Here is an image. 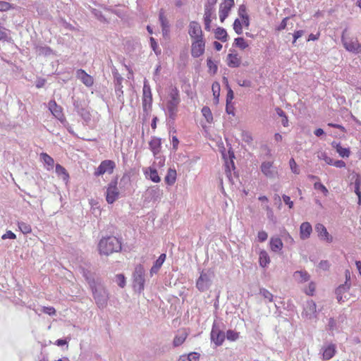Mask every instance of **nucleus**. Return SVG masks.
<instances>
[{"label": "nucleus", "mask_w": 361, "mask_h": 361, "mask_svg": "<svg viewBox=\"0 0 361 361\" xmlns=\"http://www.w3.org/2000/svg\"><path fill=\"white\" fill-rule=\"evenodd\" d=\"M98 250L100 255L108 256L121 250V242L114 236L104 237L99 242Z\"/></svg>", "instance_id": "nucleus-1"}, {"label": "nucleus", "mask_w": 361, "mask_h": 361, "mask_svg": "<svg viewBox=\"0 0 361 361\" xmlns=\"http://www.w3.org/2000/svg\"><path fill=\"white\" fill-rule=\"evenodd\" d=\"M88 283L91 288L96 304L99 308H104L106 306L109 300L107 290L100 283H97L94 279L90 280Z\"/></svg>", "instance_id": "nucleus-2"}, {"label": "nucleus", "mask_w": 361, "mask_h": 361, "mask_svg": "<svg viewBox=\"0 0 361 361\" xmlns=\"http://www.w3.org/2000/svg\"><path fill=\"white\" fill-rule=\"evenodd\" d=\"M180 102L179 92L176 87H173L169 93V99L167 102V110L170 118H175Z\"/></svg>", "instance_id": "nucleus-3"}, {"label": "nucleus", "mask_w": 361, "mask_h": 361, "mask_svg": "<svg viewBox=\"0 0 361 361\" xmlns=\"http://www.w3.org/2000/svg\"><path fill=\"white\" fill-rule=\"evenodd\" d=\"M345 33L346 29L343 31L341 35V42L345 49L353 54H361V44L359 43L356 38L347 37Z\"/></svg>", "instance_id": "nucleus-4"}, {"label": "nucleus", "mask_w": 361, "mask_h": 361, "mask_svg": "<svg viewBox=\"0 0 361 361\" xmlns=\"http://www.w3.org/2000/svg\"><path fill=\"white\" fill-rule=\"evenodd\" d=\"M145 286V269L141 264L137 265L133 273V286L141 292L144 290Z\"/></svg>", "instance_id": "nucleus-5"}, {"label": "nucleus", "mask_w": 361, "mask_h": 361, "mask_svg": "<svg viewBox=\"0 0 361 361\" xmlns=\"http://www.w3.org/2000/svg\"><path fill=\"white\" fill-rule=\"evenodd\" d=\"M217 0H207L204 6V29L209 31L211 29L212 17L214 13V6Z\"/></svg>", "instance_id": "nucleus-6"}, {"label": "nucleus", "mask_w": 361, "mask_h": 361, "mask_svg": "<svg viewBox=\"0 0 361 361\" xmlns=\"http://www.w3.org/2000/svg\"><path fill=\"white\" fill-rule=\"evenodd\" d=\"M117 179L112 180L107 185L106 200L108 204H113L119 197V190L117 187Z\"/></svg>", "instance_id": "nucleus-7"}, {"label": "nucleus", "mask_w": 361, "mask_h": 361, "mask_svg": "<svg viewBox=\"0 0 361 361\" xmlns=\"http://www.w3.org/2000/svg\"><path fill=\"white\" fill-rule=\"evenodd\" d=\"M212 273L202 271L197 280L196 287L200 291L204 292L209 289L212 284Z\"/></svg>", "instance_id": "nucleus-8"}, {"label": "nucleus", "mask_w": 361, "mask_h": 361, "mask_svg": "<svg viewBox=\"0 0 361 361\" xmlns=\"http://www.w3.org/2000/svg\"><path fill=\"white\" fill-rule=\"evenodd\" d=\"M336 344L324 343L320 349L319 354L322 355V359L323 360H329L336 355Z\"/></svg>", "instance_id": "nucleus-9"}, {"label": "nucleus", "mask_w": 361, "mask_h": 361, "mask_svg": "<svg viewBox=\"0 0 361 361\" xmlns=\"http://www.w3.org/2000/svg\"><path fill=\"white\" fill-rule=\"evenodd\" d=\"M225 333L221 331L219 325L214 322L212 331H211V340L215 343L216 346L222 345L225 340Z\"/></svg>", "instance_id": "nucleus-10"}, {"label": "nucleus", "mask_w": 361, "mask_h": 361, "mask_svg": "<svg viewBox=\"0 0 361 361\" xmlns=\"http://www.w3.org/2000/svg\"><path fill=\"white\" fill-rule=\"evenodd\" d=\"M152 103V96L151 88L147 81L144 82L143 85V97H142V108L144 111H147L151 108Z\"/></svg>", "instance_id": "nucleus-11"}, {"label": "nucleus", "mask_w": 361, "mask_h": 361, "mask_svg": "<svg viewBox=\"0 0 361 361\" xmlns=\"http://www.w3.org/2000/svg\"><path fill=\"white\" fill-rule=\"evenodd\" d=\"M205 49V41L204 38L194 39L191 45V55L194 58L202 56Z\"/></svg>", "instance_id": "nucleus-12"}, {"label": "nucleus", "mask_w": 361, "mask_h": 361, "mask_svg": "<svg viewBox=\"0 0 361 361\" xmlns=\"http://www.w3.org/2000/svg\"><path fill=\"white\" fill-rule=\"evenodd\" d=\"M302 314L308 319H317V305L313 300H310L306 302Z\"/></svg>", "instance_id": "nucleus-13"}, {"label": "nucleus", "mask_w": 361, "mask_h": 361, "mask_svg": "<svg viewBox=\"0 0 361 361\" xmlns=\"http://www.w3.org/2000/svg\"><path fill=\"white\" fill-rule=\"evenodd\" d=\"M115 168V163L111 160H104L101 162L94 172V176H99L105 173H111Z\"/></svg>", "instance_id": "nucleus-14"}, {"label": "nucleus", "mask_w": 361, "mask_h": 361, "mask_svg": "<svg viewBox=\"0 0 361 361\" xmlns=\"http://www.w3.org/2000/svg\"><path fill=\"white\" fill-rule=\"evenodd\" d=\"M188 34L194 39L203 38L200 25L196 21H191L189 24Z\"/></svg>", "instance_id": "nucleus-15"}, {"label": "nucleus", "mask_w": 361, "mask_h": 361, "mask_svg": "<svg viewBox=\"0 0 361 361\" xmlns=\"http://www.w3.org/2000/svg\"><path fill=\"white\" fill-rule=\"evenodd\" d=\"M234 4V0H224V3L220 5L219 19L221 22L223 23L228 17L229 11Z\"/></svg>", "instance_id": "nucleus-16"}, {"label": "nucleus", "mask_w": 361, "mask_h": 361, "mask_svg": "<svg viewBox=\"0 0 361 361\" xmlns=\"http://www.w3.org/2000/svg\"><path fill=\"white\" fill-rule=\"evenodd\" d=\"M262 172L269 178H274L277 176V170L273 166V162L264 161L261 165Z\"/></svg>", "instance_id": "nucleus-17"}, {"label": "nucleus", "mask_w": 361, "mask_h": 361, "mask_svg": "<svg viewBox=\"0 0 361 361\" xmlns=\"http://www.w3.org/2000/svg\"><path fill=\"white\" fill-rule=\"evenodd\" d=\"M315 231L318 234V237L327 243H331L333 237L329 233L326 227L322 224H317L315 225Z\"/></svg>", "instance_id": "nucleus-18"}, {"label": "nucleus", "mask_w": 361, "mask_h": 361, "mask_svg": "<svg viewBox=\"0 0 361 361\" xmlns=\"http://www.w3.org/2000/svg\"><path fill=\"white\" fill-rule=\"evenodd\" d=\"M49 109L54 117L61 121L64 119L62 108L59 106L55 100H50L48 104Z\"/></svg>", "instance_id": "nucleus-19"}, {"label": "nucleus", "mask_w": 361, "mask_h": 361, "mask_svg": "<svg viewBox=\"0 0 361 361\" xmlns=\"http://www.w3.org/2000/svg\"><path fill=\"white\" fill-rule=\"evenodd\" d=\"M159 20L161 26L162 35L164 37H166L169 36L170 32V26L169 20H167L166 16L164 15V11L163 9H161L159 11Z\"/></svg>", "instance_id": "nucleus-20"}, {"label": "nucleus", "mask_w": 361, "mask_h": 361, "mask_svg": "<svg viewBox=\"0 0 361 361\" xmlns=\"http://www.w3.org/2000/svg\"><path fill=\"white\" fill-rule=\"evenodd\" d=\"M76 76L87 87H91L94 83V80L92 77L88 75L85 71L82 69H79L77 71Z\"/></svg>", "instance_id": "nucleus-21"}, {"label": "nucleus", "mask_w": 361, "mask_h": 361, "mask_svg": "<svg viewBox=\"0 0 361 361\" xmlns=\"http://www.w3.org/2000/svg\"><path fill=\"white\" fill-rule=\"evenodd\" d=\"M312 232V225L309 222H303L300 226V237L302 240L308 239Z\"/></svg>", "instance_id": "nucleus-22"}, {"label": "nucleus", "mask_w": 361, "mask_h": 361, "mask_svg": "<svg viewBox=\"0 0 361 361\" xmlns=\"http://www.w3.org/2000/svg\"><path fill=\"white\" fill-rule=\"evenodd\" d=\"M227 65L231 68H238L240 65V58L237 54H228L227 56Z\"/></svg>", "instance_id": "nucleus-23"}, {"label": "nucleus", "mask_w": 361, "mask_h": 361, "mask_svg": "<svg viewBox=\"0 0 361 361\" xmlns=\"http://www.w3.org/2000/svg\"><path fill=\"white\" fill-rule=\"evenodd\" d=\"M166 257V254L163 253L155 261V262L154 263L153 266L150 269L151 276H153V274H157L159 271V269L161 267L163 263L164 262Z\"/></svg>", "instance_id": "nucleus-24"}, {"label": "nucleus", "mask_w": 361, "mask_h": 361, "mask_svg": "<svg viewBox=\"0 0 361 361\" xmlns=\"http://www.w3.org/2000/svg\"><path fill=\"white\" fill-rule=\"evenodd\" d=\"M295 281L299 283H305L310 280V276L306 271H296L293 274Z\"/></svg>", "instance_id": "nucleus-25"}, {"label": "nucleus", "mask_w": 361, "mask_h": 361, "mask_svg": "<svg viewBox=\"0 0 361 361\" xmlns=\"http://www.w3.org/2000/svg\"><path fill=\"white\" fill-rule=\"evenodd\" d=\"M283 244L279 238H271L270 240V248L274 252H277L282 250Z\"/></svg>", "instance_id": "nucleus-26"}, {"label": "nucleus", "mask_w": 361, "mask_h": 361, "mask_svg": "<svg viewBox=\"0 0 361 361\" xmlns=\"http://www.w3.org/2000/svg\"><path fill=\"white\" fill-rule=\"evenodd\" d=\"M161 139L159 137H154L150 140V142L149 143V148L152 151V152L154 155L157 154L159 152L160 148H161Z\"/></svg>", "instance_id": "nucleus-27"}, {"label": "nucleus", "mask_w": 361, "mask_h": 361, "mask_svg": "<svg viewBox=\"0 0 361 361\" xmlns=\"http://www.w3.org/2000/svg\"><path fill=\"white\" fill-rule=\"evenodd\" d=\"M355 179L354 182L355 185V192L357 195L358 197V204H361V191H360V186H361V176L358 173H355Z\"/></svg>", "instance_id": "nucleus-28"}, {"label": "nucleus", "mask_w": 361, "mask_h": 361, "mask_svg": "<svg viewBox=\"0 0 361 361\" xmlns=\"http://www.w3.org/2000/svg\"><path fill=\"white\" fill-rule=\"evenodd\" d=\"M188 336V333L185 331H179L178 334L175 336L173 345L174 347L180 346L185 341Z\"/></svg>", "instance_id": "nucleus-29"}, {"label": "nucleus", "mask_w": 361, "mask_h": 361, "mask_svg": "<svg viewBox=\"0 0 361 361\" xmlns=\"http://www.w3.org/2000/svg\"><path fill=\"white\" fill-rule=\"evenodd\" d=\"M56 173L59 176L61 177L63 180H64L65 182H68V179H69V175L66 171V169L62 166L61 165L57 164L56 165Z\"/></svg>", "instance_id": "nucleus-30"}, {"label": "nucleus", "mask_w": 361, "mask_h": 361, "mask_svg": "<svg viewBox=\"0 0 361 361\" xmlns=\"http://www.w3.org/2000/svg\"><path fill=\"white\" fill-rule=\"evenodd\" d=\"M259 265L264 268L270 263V258L267 251L263 250L259 252Z\"/></svg>", "instance_id": "nucleus-31"}, {"label": "nucleus", "mask_w": 361, "mask_h": 361, "mask_svg": "<svg viewBox=\"0 0 361 361\" xmlns=\"http://www.w3.org/2000/svg\"><path fill=\"white\" fill-rule=\"evenodd\" d=\"M151 199L154 201L159 200L161 198L162 196V191L160 190V188L158 186H154L152 188L148 191Z\"/></svg>", "instance_id": "nucleus-32"}, {"label": "nucleus", "mask_w": 361, "mask_h": 361, "mask_svg": "<svg viewBox=\"0 0 361 361\" xmlns=\"http://www.w3.org/2000/svg\"><path fill=\"white\" fill-rule=\"evenodd\" d=\"M215 38L216 39L221 40V42H226L228 38V35L226 30L223 27H218L216 29L215 32Z\"/></svg>", "instance_id": "nucleus-33"}, {"label": "nucleus", "mask_w": 361, "mask_h": 361, "mask_svg": "<svg viewBox=\"0 0 361 361\" xmlns=\"http://www.w3.org/2000/svg\"><path fill=\"white\" fill-rule=\"evenodd\" d=\"M212 92L214 95V100L215 104H218L219 98L220 95V85L219 82H216L212 84Z\"/></svg>", "instance_id": "nucleus-34"}, {"label": "nucleus", "mask_w": 361, "mask_h": 361, "mask_svg": "<svg viewBox=\"0 0 361 361\" xmlns=\"http://www.w3.org/2000/svg\"><path fill=\"white\" fill-rule=\"evenodd\" d=\"M122 85L115 86V93L117 97L118 102L123 105L124 104V97H123V91L122 90Z\"/></svg>", "instance_id": "nucleus-35"}, {"label": "nucleus", "mask_w": 361, "mask_h": 361, "mask_svg": "<svg viewBox=\"0 0 361 361\" xmlns=\"http://www.w3.org/2000/svg\"><path fill=\"white\" fill-rule=\"evenodd\" d=\"M18 226L20 231L24 234H27L31 233L32 228L30 224L20 221L18 223Z\"/></svg>", "instance_id": "nucleus-36"}, {"label": "nucleus", "mask_w": 361, "mask_h": 361, "mask_svg": "<svg viewBox=\"0 0 361 361\" xmlns=\"http://www.w3.org/2000/svg\"><path fill=\"white\" fill-rule=\"evenodd\" d=\"M176 171L170 169L168 172V174L165 177V181L169 185L173 184L176 181Z\"/></svg>", "instance_id": "nucleus-37"}, {"label": "nucleus", "mask_w": 361, "mask_h": 361, "mask_svg": "<svg viewBox=\"0 0 361 361\" xmlns=\"http://www.w3.org/2000/svg\"><path fill=\"white\" fill-rule=\"evenodd\" d=\"M327 330L331 331V334L335 331L338 330V325L336 321L334 318H329L328 324H327Z\"/></svg>", "instance_id": "nucleus-38"}, {"label": "nucleus", "mask_w": 361, "mask_h": 361, "mask_svg": "<svg viewBox=\"0 0 361 361\" xmlns=\"http://www.w3.org/2000/svg\"><path fill=\"white\" fill-rule=\"evenodd\" d=\"M224 80L226 83V87H227V95H226V103H231L233 97H234V93L231 87L228 85V80L226 78H224Z\"/></svg>", "instance_id": "nucleus-39"}, {"label": "nucleus", "mask_w": 361, "mask_h": 361, "mask_svg": "<svg viewBox=\"0 0 361 361\" xmlns=\"http://www.w3.org/2000/svg\"><path fill=\"white\" fill-rule=\"evenodd\" d=\"M259 294L263 296L264 299H267L269 302H272L274 300V295L266 288H262L259 289Z\"/></svg>", "instance_id": "nucleus-40"}, {"label": "nucleus", "mask_w": 361, "mask_h": 361, "mask_svg": "<svg viewBox=\"0 0 361 361\" xmlns=\"http://www.w3.org/2000/svg\"><path fill=\"white\" fill-rule=\"evenodd\" d=\"M225 336L228 341H235L238 338L239 333L233 330H228Z\"/></svg>", "instance_id": "nucleus-41"}, {"label": "nucleus", "mask_w": 361, "mask_h": 361, "mask_svg": "<svg viewBox=\"0 0 361 361\" xmlns=\"http://www.w3.org/2000/svg\"><path fill=\"white\" fill-rule=\"evenodd\" d=\"M207 66L210 73L215 74L216 73L218 69L217 65L212 60L211 58L207 59Z\"/></svg>", "instance_id": "nucleus-42"}, {"label": "nucleus", "mask_w": 361, "mask_h": 361, "mask_svg": "<svg viewBox=\"0 0 361 361\" xmlns=\"http://www.w3.org/2000/svg\"><path fill=\"white\" fill-rule=\"evenodd\" d=\"M234 44L236 47L240 48L241 49H245L248 47V44L245 42L244 38L243 37H237L234 40Z\"/></svg>", "instance_id": "nucleus-43"}, {"label": "nucleus", "mask_w": 361, "mask_h": 361, "mask_svg": "<svg viewBox=\"0 0 361 361\" xmlns=\"http://www.w3.org/2000/svg\"><path fill=\"white\" fill-rule=\"evenodd\" d=\"M202 113L204 117L206 118L207 122H211L213 119L212 114L210 109L208 106H204L202 109Z\"/></svg>", "instance_id": "nucleus-44"}, {"label": "nucleus", "mask_w": 361, "mask_h": 361, "mask_svg": "<svg viewBox=\"0 0 361 361\" xmlns=\"http://www.w3.org/2000/svg\"><path fill=\"white\" fill-rule=\"evenodd\" d=\"M336 152L342 157H348L350 154V149L348 148L342 147L339 145H337Z\"/></svg>", "instance_id": "nucleus-45"}, {"label": "nucleus", "mask_w": 361, "mask_h": 361, "mask_svg": "<svg viewBox=\"0 0 361 361\" xmlns=\"http://www.w3.org/2000/svg\"><path fill=\"white\" fill-rule=\"evenodd\" d=\"M40 156L45 164L51 167L54 166V161L49 155L46 153H42Z\"/></svg>", "instance_id": "nucleus-46"}, {"label": "nucleus", "mask_w": 361, "mask_h": 361, "mask_svg": "<svg viewBox=\"0 0 361 361\" xmlns=\"http://www.w3.org/2000/svg\"><path fill=\"white\" fill-rule=\"evenodd\" d=\"M233 30L235 33L238 35H241L243 33V27L242 23L238 18H236L233 23Z\"/></svg>", "instance_id": "nucleus-47"}, {"label": "nucleus", "mask_w": 361, "mask_h": 361, "mask_svg": "<svg viewBox=\"0 0 361 361\" xmlns=\"http://www.w3.org/2000/svg\"><path fill=\"white\" fill-rule=\"evenodd\" d=\"M130 177L129 176L125 174L122 176V178L120 180L119 183V188L121 190L123 189V188H126L127 185H130Z\"/></svg>", "instance_id": "nucleus-48"}, {"label": "nucleus", "mask_w": 361, "mask_h": 361, "mask_svg": "<svg viewBox=\"0 0 361 361\" xmlns=\"http://www.w3.org/2000/svg\"><path fill=\"white\" fill-rule=\"evenodd\" d=\"M14 8V6L7 1H0V11H7Z\"/></svg>", "instance_id": "nucleus-49"}, {"label": "nucleus", "mask_w": 361, "mask_h": 361, "mask_svg": "<svg viewBox=\"0 0 361 361\" xmlns=\"http://www.w3.org/2000/svg\"><path fill=\"white\" fill-rule=\"evenodd\" d=\"M115 86L122 85L123 77L118 73L117 70L113 71Z\"/></svg>", "instance_id": "nucleus-50"}, {"label": "nucleus", "mask_w": 361, "mask_h": 361, "mask_svg": "<svg viewBox=\"0 0 361 361\" xmlns=\"http://www.w3.org/2000/svg\"><path fill=\"white\" fill-rule=\"evenodd\" d=\"M318 158L321 160H324L327 164L331 165L334 159L328 157L326 152H320L317 155Z\"/></svg>", "instance_id": "nucleus-51"}, {"label": "nucleus", "mask_w": 361, "mask_h": 361, "mask_svg": "<svg viewBox=\"0 0 361 361\" xmlns=\"http://www.w3.org/2000/svg\"><path fill=\"white\" fill-rule=\"evenodd\" d=\"M200 357L197 353H190L188 356L183 357V361H197Z\"/></svg>", "instance_id": "nucleus-52"}, {"label": "nucleus", "mask_w": 361, "mask_h": 361, "mask_svg": "<svg viewBox=\"0 0 361 361\" xmlns=\"http://www.w3.org/2000/svg\"><path fill=\"white\" fill-rule=\"evenodd\" d=\"M78 114L80 115L85 121H88L90 120V114L85 109L81 108V109H78Z\"/></svg>", "instance_id": "nucleus-53"}, {"label": "nucleus", "mask_w": 361, "mask_h": 361, "mask_svg": "<svg viewBox=\"0 0 361 361\" xmlns=\"http://www.w3.org/2000/svg\"><path fill=\"white\" fill-rule=\"evenodd\" d=\"M289 165L291 169V171L295 174L300 173V169L293 158H291L289 161Z\"/></svg>", "instance_id": "nucleus-54"}, {"label": "nucleus", "mask_w": 361, "mask_h": 361, "mask_svg": "<svg viewBox=\"0 0 361 361\" xmlns=\"http://www.w3.org/2000/svg\"><path fill=\"white\" fill-rule=\"evenodd\" d=\"M8 35L7 33V30L1 25L0 23V41H8Z\"/></svg>", "instance_id": "nucleus-55"}, {"label": "nucleus", "mask_w": 361, "mask_h": 361, "mask_svg": "<svg viewBox=\"0 0 361 361\" xmlns=\"http://www.w3.org/2000/svg\"><path fill=\"white\" fill-rule=\"evenodd\" d=\"M149 178L154 183H159L161 179L156 169H150Z\"/></svg>", "instance_id": "nucleus-56"}, {"label": "nucleus", "mask_w": 361, "mask_h": 361, "mask_svg": "<svg viewBox=\"0 0 361 361\" xmlns=\"http://www.w3.org/2000/svg\"><path fill=\"white\" fill-rule=\"evenodd\" d=\"M150 45L154 53L158 55L161 54V50L159 49L158 44L154 39V37H151L150 39Z\"/></svg>", "instance_id": "nucleus-57"}, {"label": "nucleus", "mask_w": 361, "mask_h": 361, "mask_svg": "<svg viewBox=\"0 0 361 361\" xmlns=\"http://www.w3.org/2000/svg\"><path fill=\"white\" fill-rule=\"evenodd\" d=\"M241 137H242V140L248 144H250L252 142L253 139H252V135L247 131H243Z\"/></svg>", "instance_id": "nucleus-58"}, {"label": "nucleus", "mask_w": 361, "mask_h": 361, "mask_svg": "<svg viewBox=\"0 0 361 361\" xmlns=\"http://www.w3.org/2000/svg\"><path fill=\"white\" fill-rule=\"evenodd\" d=\"M116 281L121 288H123L126 285V279L123 274H117Z\"/></svg>", "instance_id": "nucleus-59"}, {"label": "nucleus", "mask_w": 361, "mask_h": 361, "mask_svg": "<svg viewBox=\"0 0 361 361\" xmlns=\"http://www.w3.org/2000/svg\"><path fill=\"white\" fill-rule=\"evenodd\" d=\"M38 51L39 54L42 55H49L51 54L52 50L49 47H40L38 49Z\"/></svg>", "instance_id": "nucleus-60"}, {"label": "nucleus", "mask_w": 361, "mask_h": 361, "mask_svg": "<svg viewBox=\"0 0 361 361\" xmlns=\"http://www.w3.org/2000/svg\"><path fill=\"white\" fill-rule=\"evenodd\" d=\"M314 187L315 189L322 190L325 195H327L329 192L326 188L322 183H321L319 182L315 183L314 185Z\"/></svg>", "instance_id": "nucleus-61"}, {"label": "nucleus", "mask_w": 361, "mask_h": 361, "mask_svg": "<svg viewBox=\"0 0 361 361\" xmlns=\"http://www.w3.org/2000/svg\"><path fill=\"white\" fill-rule=\"evenodd\" d=\"M257 238L259 242H264L268 238V234L266 231H262L258 233Z\"/></svg>", "instance_id": "nucleus-62"}, {"label": "nucleus", "mask_w": 361, "mask_h": 361, "mask_svg": "<svg viewBox=\"0 0 361 361\" xmlns=\"http://www.w3.org/2000/svg\"><path fill=\"white\" fill-rule=\"evenodd\" d=\"M304 33H305V31L302 30L295 31L293 35V44H294L296 42V40L298 39H299L300 37H301L304 35Z\"/></svg>", "instance_id": "nucleus-63"}, {"label": "nucleus", "mask_w": 361, "mask_h": 361, "mask_svg": "<svg viewBox=\"0 0 361 361\" xmlns=\"http://www.w3.org/2000/svg\"><path fill=\"white\" fill-rule=\"evenodd\" d=\"M16 238L15 233H13L11 231H7L1 237L2 239H15Z\"/></svg>", "instance_id": "nucleus-64"}]
</instances>
